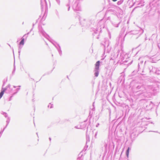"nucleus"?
<instances>
[{"instance_id":"obj_1","label":"nucleus","mask_w":160,"mask_h":160,"mask_svg":"<svg viewBox=\"0 0 160 160\" xmlns=\"http://www.w3.org/2000/svg\"><path fill=\"white\" fill-rule=\"evenodd\" d=\"M124 41V38L121 35H119L118 38V44H120L121 49L118 50L116 54L113 53L112 55H113V59H114L117 58L120 54L119 60L118 62L120 64H123V63L126 62L128 61L126 59H127L128 55L126 54L123 50V44Z\"/></svg>"},{"instance_id":"obj_2","label":"nucleus","mask_w":160,"mask_h":160,"mask_svg":"<svg viewBox=\"0 0 160 160\" xmlns=\"http://www.w3.org/2000/svg\"><path fill=\"white\" fill-rule=\"evenodd\" d=\"M132 89L134 93L138 96L143 94L146 91L145 86L138 83H135L132 87Z\"/></svg>"},{"instance_id":"obj_3","label":"nucleus","mask_w":160,"mask_h":160,"mask_svg":"<svg viewBox=\"0 0 160 160\" xmlns=\"http://www.w3.org/2000/svg\"><path fill=\"white\" fill-rule=\"evenodd\" d=\"M105 25L104 24V22L102 20L99 22L97 24V26L96 28H92L91 29V31H92L93 33H92V35L94 36H95V34L99 35L100 33L102 31V28H104Z\"/></svg>"},{"instance_id":"obj_4","label":"nucleus","mask_w":160,"mask_h":160,"mask_svg":"<svg viewBox=\"0 0 160 160\" xmlns=\"http://www.w3.org/2000/svg\"><path fill=\"white\" fill-rule=\"evenodd\" d=\"M39 32L40 35H42L45 38L47 39H48L50 41V42L54 45L55 44H56L57 43L55 41L53 40H50L49 39L50 37L43 30L41 27L39 26L38 27Z\"/></svg>"},{"instance_id":"obj_5","label":"nucleus","mask_w":160,"mask_h":160,"mask_svg":"<svg viewBox=\"0 0 160 160\" xmlns=\"http://www.w3.org/2000/svg\"><path fill=\"white\" fill-rule=\"evenodd\" d=\"M82 0H69L70 2H71L72 4V8L74 10H80V1Z\"/></svg>"},{"instance_id":"obj_6","label":"nucleus","mask_w":160,"mask_h":160,"mask_svg":"<svg viewBox=\"0 0 160 160\" xmlns=\"http://www.w3.org/2000/svg\"><path fill=\"white\" fill-rule=\"evenodd\" d=\"M20 89V88H17L13 89L12 88H11L10 87L9 88H8V90L7 91V93H12V94L11 96L9 98L8 101H11L12 99V98L14 95L16 94Z\"/></svg>"},{"instance_id":"obj_7","label":"nucleus","mask_w":160,"mask_h":160,"mask_svg":"<svg viewBox=\"0 0 160 160\" xmlns=\"http://www.w3.org/2000/svg\"><path fill=\"white\" fill-rule=\"evenodd\" d=\"M110 42L108 40H106L104 42V47L105 52L107 53H109L111 49V47L110 45Z\"/></svg>"},{"instance_id":"obj_8","label":"nucleus","mask_w":160,"mask_h":160,"mask_svg":"<svg viewBox=\"0 0 160 160\" xmlns=\"http://www.w3.org/2000/svg\"><path fill=\"white\" fill-rule=\"evenodd\" d=\"M100 62L99 61H98L96 62L95 64V68L94 70V75L95 76L97 77L99 74V67L100 65Z\"/></svg>"},{"instance_id":"obj_9","label":"nucleus","mask_w":160,"mask_h":160,"mask_svg":"<svg viewBox=\"0 0 160 160\" xmlns=\"http://www.w3.org/2000/svg\"><path fill=\"white\" fill-rule=\"evenodd\" d=\"M41 6L42 11L43 9H46L48 8V6L46 0H41Z\"/></svg>"},{"instance_id":"obj_10","label":"nucleus","mask_w":160,"mask_h":160,"mask_svg":"<svg viewBox=\"0 0 160 160\" xmlns=\"http://www.w3.org/2000/svg\"><path fill=\"white\" fill-rule=\"evenodd\" d=\"M10 86L11 85L10 84H8L6 88H2L1 91L0 92V99L2 97L4 92L8 90V88H9Z\"/></svg>"},{"instance_id":"obj_11","label":"nucleus","mask_w":160,"mask_h":160,"mask_svg":"<svg viewBox=\"0 0 160 160\" xmlns=\"http://www.w3.org/2000/svg\"><path fill=\"white\" fill-rule=\"evenodd\" d=\"M70 3H71L72 5V3L71 2H69V1L68 0V3H66L64 6V9L65 10H67L68 11H69L70 10ZM80 9H81V8H80ZM73 10L74 11V10ZM81 9H80V10H79V11H81ZM74 11H79L78 10H74Z\"/></svg>"},{"instance_id":"obj_12","label":"nucleus","mask_w":160,"mask_h":160,"mask_svg":"<svg viewBox=\"0 0 160 160\" xmlns=\"http://www.w3.org/2000/svg\"><path fill=\"white\" fill-rule=\"evenodd\" d=\"M54 46L57 48L60 56H61L62 54V51L61 50V47L59 44L57 43Z\"/></svg>"},{"instance_id":"obj_13","label":"nucleus","mask_w":160,"mask_h":160,"mask_svg":"<svg viewBox=\"0 0 160 160\" xmlns=\"http://www.w3.org/2000/svg\"><path fill=\"white\" fill-rule=\"evenodd\" d=\"M87 121V120L80 123V128H81V129L84 128L87 126V124L86 123Z\"/></svg>"},{"instance_id":"obj_14","label":"nucleus","mask_w":160,"mask_h":160,"mask_svg":"<svg viewBox=\"0 0 160 160\" xmlns=\"http://www.w3.org/2000/svg\"><path fill=\"white\" fill-rule=\"evenodd\" d=\"M148 69L149 70L150 72L151 73H155L157 69L153 67L151 65L148 67Z\"/></svg>"},{"instance_id":"obj_15","label":"nucleus","mask_w":160,"mask_h":160,"mask_svg":"<svg viewBox=\"0 0 160 160\" xmlns=\"http://www.w3.org/2000/svg\"><path fill=\"white\" fill-rule=\"evenodd\" d=\"M138 31H136V30H133L132 31L130 32H126L124 37H123V36H122V35H121L124 38V37L127 34H128V33H130V34H136L138 33Z\"/></svg>"},{"instance_id":"obj_16","label":"nucleus","mask_w":160,"mask_h":160,"mask_svg":"<svg viewBox=\"0 0 160 160\" xmlns=\"http://www.w3.org/2000/svg\"><path fill=\"white\" fill-rule=\"evenodd\" d=\"M109 145L110 144H108V142H104L103 146L105 148V152H107L108 148V146L109 147Z\"/></svg>"},{"instance_id":"obj_17","label":"nucleus","mask_w":160,"mask_h":160,"mask_svg":"<svg viewBox=\"0 0 160 160\" xmlns=\"http://www.w3.org/2000/svg\"><path fill=\"white\" fill-rule=\"evenodd\" d=\"M139 60L140 61V62H138V71L139 70V69L140 68V67H142L143 66V61L141 60L140 58L139 59Z\"/></svg>"},{"instance_id":"obj_18","label":"nucleus","mask_w":160,"mask_h":160,"mask_svg":"<svg viewBox=\"0 0 160 160\" xmlns=\"http://www.w3.org/2000/svg\"><path fill=\"white\" fill-rule=\"evenodd\" d=\"M26 34H25L23 35V37L21 38V40L20 42L19 43V45H22L23 46L24 44V38L25 37Z\"/></svg>"},{"instance_id":"obj_19","label":"nucleus","mask_w":160,"mask_h":160,"mask_svg":"<svg viewBox=\"0 0 160 160\" xmlns=\"http://www.w3.org/2000/svg\"><path fill=\"white\" fill-rule=\"evenodd\" d=\"M80 24L83 26H85L86 27H88V26L86 25V21L85 19H83L82 21H80Z\"/></svg>"},{"instance_id":"obj_20","label":"nucleus","mask_w":160,"mask_h":160,"mask_svg":"<svg viewBox=\"0 0 160 160\" xmlns=\"http://www.w3.org/2000/svg\"><path fill=\"white\" fill-rule=\"evenodd\" d=\"M120 22H112V24L114 26L116 27H118L119 24L120 23Z\"/></svg>"},{"instance_id":"obj_21","label":"nucleus","mask_w":160,"mask_h":160,"mask_svg":"<svg viewBox=\"0 0 160 160\" xmlns=\"http://www.w3.org/2000/svg\"><path fill=\"white\" fill-rule=\"evenodd\" d=\"M10 121V118L9 117H8V118H7V120L6 121L7 124H6V126L5 127H4V128H6V127H7L8 125V124H9V123Z\"/></svg>"},{"instance_id":"obj_22","label":"nucleus","mask_w":160,"mask_h":160,"mask_svg":"<svg viewBox=\"0 0 160 160\" xmlns=\"http://www.w3.org/2000/svg\"><path fill=\"white\" fill-rule=\"evenodd\" d=\"M88 128H87V132H86V140H87V142L88 141L89 142V135L88 134Z\"/></svg>"},{"instance_id":"obj_23","label":"nucleus","mask_w":160,"mask_h":160,"mask_svg":"<svg viewBox=\"0 0 160 160\" xmlns=\"http://www.w3.org/2000/svg\"><path fill=\"white\" fill-rule=\"evenodd\" d=\"M130 149V148L129 147H128L126 151V155L128 158V157L129 150Z\"/></svg>"},{"instance_id":"obj_24","label":"nucleus","mask_w":160,"mask_h":160,"mask_svg":"<svg viewBox=\"0 0 160 160\" xmlns=\"http://www.w3.org/2000/svg\"><path fill=\"white\" fill-rule=\"evenodd\" d=\"M153 103L152 102H150L149 105H147V106L149 107V109H151L153 107Z\"/></svg>"},{"instance_id":"obj_25","label":"nucleus","mask_w":160,"mask_h":160,"mask_svg":"<svg viewBox=\"0 0 160 160\" xmlns=\"http://www.w3.org/2000/svg\"><path fill=\"white\" fill-rule=\"evenodd\" d=\"M155 73L157 75H160V69L157 68Z\"/></svg>"},{"instance_id":"obj_26","label":"nucleus","mask_w":160,"mask_h":160,"mask_svg":"<svg viewBox=\"0 0 160 160\" xmlns=\"http://www.w3.org/2000/svg\"><path fill=\"white\" fill-rule=\"evenodd\" d=\"M7 79H4L3 80V85H2V88H3V87L4 86L5 84L7 82Z\"/></svg>"},{"instance_id":"obj_27","label":"nucleus","mask_w":160,"mask_h":160,"mask_svg":"<svg viewBox=\"0 0 160 160\" xmlns=\"http://www.w3.org/2000/svg\"><path fill=\"white\" fill-rule=\"evenodd\" d=\"M123 1V0H120L119 1L117 2L118 5H120L122 3Z\"/></svg>"},{"instance_id":"obj_28","label":"nucleus","mask_w":160,"mask_h":160,"mask_svg":"<svg viewBox=\"0 0 160 160\" xmlns=\"http://www.w3.org/2000/svg\"><path fill=\"white\" fill-rule=\"evenodd\" d=\"M2 114L6 118H8V114L5 112H3Z\"/></svg>"},{"instance_id":"obj_29","label":"nucleus","mask_w":160,"mask_h":160,"mask_svg":"<svg viewBox=\"0 0 160 160\" xmlns=\"http://www.w3.org/2000/svg\"><path fill=\"white\" fill-rule=\"evenodd\" d=\"M53 107V104H51V103H50L48 105V108H52Z\"/></svg>"},{"instance_id":"obj_30","label":"nucleus","mask_w":160,"mask_h":160,"mask_svg":"<svg viewBox=\"0 0 160 160\" xmlns=\"http://www.w3.org/2000/svg\"><path fill=\"white\" fill-rule=\"evenodd\" d=\"M15 71V66H14V68H13V71L12 72V75L14 73Z\"/></svg>"},{"instance_id":"obj_31","label":"nucleus","mask_w":160,"mask_h":160,"mask_svg":"<svg viewBox=\"0 0 160 160\" xmlns=\"http://www.w3.org/2000/svg\"><path fill=\"white\" fill-rule=\"evenodd\" d=\"M57 3L59 5H60V0H55Z\"/></svg>"},{"instance_id":"obj_32","label":"nucleus","mask_w":160,"mask_h":160,"mask_svg":"<svg viewBox=\"0 0 160 160\" xmlns=\"http://www.w3.org/2000/svg\"><path fill=\"white\" fill-rule=\"evenodd\" d=\"M22 47V46L21 45H19V46L18 47V50H21Z\"/></svg>"},{"instance_id":"obj_33","label":"nucleus","mask_w":160,"mask_h":160,"mask_svg":"<svg viewBox=\"0 0 160 160\" xmlns=\"http://www.w3.org/2000/svg\"><path fill=\"white\" fill-rule=\"evenodd\" d=\"M92 117V114H91V112L90 111L89 112V115L88 117H90V118H91V117Z\"/></svg>"},{"instance_id":"obj_34","label":"nucleus","mask_w":160,"mask_h":160,"mask_svg":"<svg viewBox=\"0 0 160 160\" xmlns=\"http://www.w3.org/2000/svg\"><path fill=\"white\" fill-rule=\"evenodd\" d=\"M97 134H98V131H97L95 134V135H94V137L95 138H97Z\"/></svg>"},{"instance_id":"obj_35","label":"nucleus","mask_w":160,"mask_h":160,"mask_svg":"<svg viewBox=\"0 0 160 160\" xmlns=\"http://www.w3.org/2000/svg\"><path fill=\"white\" fill-rule=\"evenodd\" d=\"M137 72V71H133V72H132V75H134V74H135Z\"/></svg>"},{"instance_id":"obj_36","label":"nucleus","mask_w":160,"mask_h":160,"mask_svg":"<svg viewBox=\"0 0 160 160\" xmlns=\"http://www.w3.org/2000/svg\"><path fill=\"white\" fill-rule=\"evenodd\" d=\"M75 128L77 129H81V128H80V125L79 126H75Z\"/></svg>"},{"instance_id":"obj_37","label":"nucleus","mask_w":160,"mask_h":160,"mask_svg":"<svg viewBox=\"0 0 160 160\" xmlns=\"http://www.w3.org/2000/svg\"><path fill=\"white\" fill-rule=\"evenodd\" d=\"M140 32H141V34H142L143 33V30L141 29H140Z\"/></svg>"},{"instance_id":"obj_38","label":"nucleus","mask_w":160,"mask_h":160,"mask_svg":"<svg viewBox=\"0 0 160 160\" xmlns=\"http://www.w3.org/2000/svg\"><path fill=\"white\" fill-rule=\"evenodd\" d=\"M30 32H28L26 34V36L25 37H26V38H27V37H28V36L27 35H28L30 33Z\"/></svg>"},{"instance_id":"obj_39","label":"nucleus","mask_w":160,"mask_h":160,"mask_svg":"<svg viewBox=\"0 0 160 160\" xmlns=\"http://www.w3.org/2000/svg\"><path fill=\"white\" fill-rule=\"evenodd\" d=\"M99 123H98L97 124V125H96V127H98V126H99Z\"/></svg>"},{"instance_id":"obj_40","label":"nucleus","mask_w":160,"mask_h":160,"mask_svg":"<svg viewBox=\"0 0 160 160\" xmlns=\"http://www.w3.org/2000/svg\"><path fill=\"white\" fill-rule=\"evenodd\" d=\"M80 159H81L80 157H78L77 158V160H80Z\"/></svg>"},{"instance_id":"obj_41","label":"nucleus","mask_w":160,"mask_h":160,"mask_svg":"<svg viewBox=\"0 0 160 160\" xmlns=\"http://www.w3.org/2000/svg\"><path fill=\"white\" fill-rule=\"evenodd\" d=\"M21 51V50H18V54H19V55H20V53Z\"/></svg>"},{"instance_id":"obj_42","label":"nucleus","mask_w":160,"mask_h":160,"mask_svg":"<svg viewBox=\"0 0 160 160\" xmlns=\"http://www.w3.org/2000/svg\"><path fill=\"white\" fill-rule=\"evenodd\" d=\"M99 35H98L97 36V37H96V38L98 39L99 38V37H98Z\"/></svg>"},{"instance_id":"obj_43","label":"nucleus","mask_w":160,"mask_h":160,"mask_svg":"<svg viewBox=\"0 0 160 160\" xmlns=\"http://www.w3.org/2000/svg\"><path fill=\"white\" fill-rule=\"evenodd\" d=\"M33 29V28H32L31 29V30H30V32H31V31H32V30Z\"/></svg>"},{"instance_id":"obj_44","label":"nucleus","mask_w":160,"mask_h":160,"mask_svg":"<svg viewBox=\"0 0 160 160\" xmlns=\"http://www.w3.org/2000/svg\"><path fill=\"white\" fill-rule=\"evenodd\" d=\"M8 44L9 45V47H10L11 48H11V46L9 44H8Z\"/></svg>"},{"instance_id":"obj_45","label":"nucleus","mask_w":160,"mask_h":160,"mask_svg":"<svg viewBox=\"0 0 160 160\" xmlns=\"http://www.w3.org/2000/svg\"><path fill=\"white\" fill-rule=\"evenodd\" d=\"M49 140L50 141H51V138H49Z\"/></svg>"},{"instance_id":"obj_46","label":"nucleus","mask_w":160,"mask_h":160,"mask_svg":"<svg viewBox=\"0 0 160 160\" xmlns=\"http://www.w3.org/2000/svg\"><path fill=\"white\" fill-rule=\"evenodd\" d=\"M122 30L123 31H124V29L123 28L122 29Z\"/></svg>"},{"instance_id":"obj_47","label":"nucleus","mask_w":160,"mask_h":160,"mask_svg":"<svg viewBox=\"0 0 160 160\" xmlns=\"http://www.w3.org/2000/svg\"><path fill=\"white\" fill-rule=\"evenodd\" d=\"M13 87L14 88H16V87L15 86H13Z\"/></svg>"},{"instance_id":"obj_48","label":"nucleus","mask_w":160,"mask_h":160,"mask_svg":"<svg viewBox=\"0 0 160 160\" xmlns=\"http://www.w3.org/2000/svg\"><path fill=\"white\" fill-rule=\"evenodd\" d=\"M34 25V23H33L32 24V28H33Z\"/></svg>"},{"instance_id":"obj_49","label":"nucleus","mask_w":160,"mask_h":160,"mask_svg":"<svg viewBox=\"0 0 160 160\" xmlns=\"http://www.w3.org/2000/svg\"><path fill=\"white\" fill-rule=\"evenodd\" d=\"M117 0H112V1L114 2H115V1H117Z\"/></svg>"},{"instance_id":"obj_50","label":"nucleus","mask_w":160,"mask_h":160,"mask_svg":"<svg viewBox=\"0 0 160 160\" xmlns=\"http://www.w3.org/2000/svg\"><path fill=\"white\" fill-rule=\"evenodd\" d=\"M12 51H13V53H14V50H13V48H12Z\"/></svg>"},{"instance_id":"obj_51","label":"nucleus","mask_w":160,"mask_h":160,"mask_svg":"<svg viewBox=\"0 0 160 160\" xmlns=\"http://www.w3.org/2000/svg\"><path fill=\"white\" fill-rule=\"evenodd\" d=\"M146 61H145V62H144V65L145 64H146Z\"/></svg>"},{"instance_id":"obj_52","label":"nucleus","mask_w":160,"mask_h":160,"mask_svg":"<svg viewBox=\"0 0 160 160\" xmlns=\"http://www.w3.org/2000/svg\"><path fill=\"white\" fill-rule=\"evenodd\" d=\"M93 131H92L91 132V133H93Z\"/></svg>"},{"instance_id":"obj_53","label":"nucleus","mask_w":160,"mask_h":160,"mask_svg":"<svg viewBox=\"0 0 160 160\" xmlns=\"http://www.w3.org/2000/svg\"><path fill=\"white\" fill-rule=\"evenodd\" d=\"M95 109V108H93L92 110H93V111H94V110Z\"/></svg>"},{"instance_id":"obj_54","label":"nucleus","mask_w":160,"mask_h":160,"mask_svg":"<svg viewBox=\"0 0 160 160\" xmlns=\"http://www.w3.org/2000/svg\"><path fill=\"white\" fill-rule=\"evenodd\" d=\"M104 59V58H102L101 59V60H103Z\"/></svg>"},{"instance_id":"obj_55","label":"nucleus","mask_w":160,"mask_h":160,"mask_svg":"<svg viewBox=\"0 0 160 160\" xmlns=\"http://www.w3.org/2000/svg\"><path fill=\"white\" fill-rule=\"evenodd\" d=\"M18 87H21V86H18Z\"/></svg>"},{"instance_id":"obj_56","label":"nucleus","mask_w":160,"mask_h":160,"mask_svg":"<svg viewBox=\"0 0 160 160\" xmlns=\"http://www.w3.org/2000/svg\"><path fill=\"white\" fill-rule=\"evenodd\" d=\"M140 7L139 6H138V7H136V8H137V7Z\"/></svg>"},{"instance_id":"obj_57","label":"nucleus","mask_w":160,"mask_h":160,"mask_svg":"<svg viewBox=\"0 0 160 160\" xmlns=\"http://www.w3.org/2000/svg\"><path fill=\"white\" fill-rule=\"evenodd\" d=\"M24 24V22H23L22 23V24Z\"/></svg>"},{"instance_id":"obj_58","label":"nucleus","mask_w":160,"mask_h":160,"mask_svg":"<svg viewBox=\"0 0 160 160\" xmlns=\"http://www.w3.org/2000/svg\"><path fill=\"white\" fill-rule=\"evenodd\" d=\"M143 5H141V6H143Z\"/></svg>"},{"instance_id":"obj_59","label":"nucleus","mask_w":160,"mask_h":160,"mask_svg":"<svg viewBox=\"0 0 160 160\" xmlns=\"http://www.w3.org/2000/svg\"><path fill=\"white\" fill-rule=\"evenodd\" d=\"M132 62H132H131V63H130V64H131V63Z\"/></svg>"},{"instance_id":"obj_60","label":"nucleus","mask_w":160,"mask_h":160,"mask_svg":"<svg viewBox=\"0 0 160 160\" xmlns=\"http://www.w3.org/2000/svg\"><path fill=\"white\" fill-rule=\"evenodd\" d=\"M36 134H37V136H38V133H37H37H36Z\"/></svg>"},{"instance_id":"obj_61","label":"nucleus","mask_w":160,"mask_h":160,"mask_svg":"<svg viewBox=\"0 0 160 160\" xmlns=\"http://www.w3.org/2000/svg\"><path fill=\"white\" fill-rule=\"evenodd\" d=\"M109 37H110V38H111V36H110Z\"/></svg>"},{"instance_id":"obj_62","label":"nucleus","mask_w":160,"mask_h":160,"mask_svg":"<svg viewBox=\"0 0 160 160\" xmlns=\"http://www.w3.org/2000/svg\"><path fill=\"white\" fill-rule=\"evenodd\" d=\"M139 5V3H138V5Z\"/></svg>"},{"instance_id":"obj_63","label":"nucleus","mask_w":160,"mask_h":160,"mask_svg":"<svg viewBox=\"0 0 160 160\" xmlns=\"http://www.w3.org/2000/svg\"><path fill=\"white\" fill-rule=\"evenodd\" d=\"M94 103V102H93V106Z\"/></svg>"},{"instance_id":"obj_64","label":"nucleus","mask_w":160,"mask_h":160,"mask_svg":"<svg viewBox=\"0 0 160 160\" xmlns=\"http://www.w3.org/2000/svg\"><path fill=\"white\" fill-rule=\"evenodd\" d=\"M32 79L33 80H34V79H33L32 78Z\"/></svg>"}]
</instances>
